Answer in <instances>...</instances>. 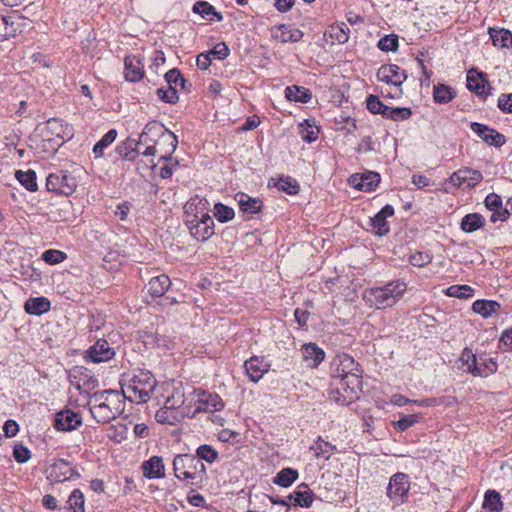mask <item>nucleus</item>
<instances>
[{"instance_id":"nucleus-13","label":"nucleus","mask_w":512,"mask_h":512,"mask_svg":"<svg viewBox=\"0 0 512 512\" xmlns=\"http://www.w3.org/2000/svg\"><path fill=\"white\" fill-rule=\"evenodd\" d=\"M357 366V363L350 355L345 353L337 355L331 364L332 377L337 379L350 374H358Z\"/></svg>"},{"instance_id":"nucleus-25","label":"nucleus","mask_w":512,"mask_h":512,"mask_svg":"<svg viewBox=\"0 0 512 512\" xmlns=\"http://www.w3.org/2000/svg\"><path fill=\"white\" fill-rule=\"evenodd\" d=\"M393 214L394 208L391 205H386L371 219L375 234L382 236L389 232V225L386 219Z\"/></svg>"},{"instance_id":"nucleus-8","label":"nucleus","mask_w":512,"mask_h":512,"mask_svg":"<svg viewBox=\"0 0 512 512\" xmlns=\"http://www.w3.org/2000/svg\"><path fill=\"white\" fill-rule=\"evenodd\" d=\"M410 491L409 476L402 472H397L390 477L386 488V496L392 502L393 506H400L407 502Z\"/></svg>"},{"instance_id":"nucleus-23","label":"nucleus","mask_w":512,"mask_h":512,"mask_svg":"<svg viewBox=\"0 0 512 512\" xmlns=\"http://www.w3.org/2000/svg\"><path fill=\"white\" fill-rule=\"evenodd\" d=\"M307 367L316 368L325 358V352L316 344H304L301 349Z\"/></svg>"},{"instance_id":"nucleus-31","label":"nucleus","mask_w":512,"mask_h":512,"mask_svg":"<svg viewBox=\"0 0 512 512\" xmlns=\"http://www.w3.org/2000/svg\"><path fill=\"white\" fill-rule=\"evenodd\" d=\"M192 10L194 13L200 14L203 18L209 20H213V17L216 18L217 21L223 20L222 14L217 12L214 6L208 3L207 1L195 2Z\"/></svg>"},{"instance_id":"nucleus-48","label":"nucleus","mask_w":512,"mask_h":512,"mask_svg":"<svg viewBox=\"0 0 512 512\" xmlns=\"http://www.w3.org/2000/svg\"><path fill=\"white\" fill-rule=\"evenodd\" d=\"M290 500L293 501L294 505L309 507L312 504L313 497L310 490H299L290 495Z\"/></svg>"},{"instance_id":"nucleus-20","label":"nucleus","mask_w":512,"mask_h":512,"mask_svg":"<svg viewBox=\"0 0 512 512\" xmlns=\"http://www.w3.org/2000/svg\"><path fill=\"white\" fill-rule=\"evenodd\" d=\"M380 181V176L376 172H367L361 176L354 174L349 179V184L357 190L370 192L373 191Z\"/></svg>"},{"instance_id":"nucleus-45","label":"nucleus","mask_w":512,"mask_h":512,"mask_svg":"<svg viewBox=\"0 0 512 512\" xmlns=\"http://www.w3.org/2000/svg\"><path fill=\"white\" fill-rule=\"evenodd\" d=\"M116 137L117 131L115 129L109 130L93 147L96 157L103 156L104 149L113 143Z\"/></svg>"},{"instance_id":"nucleus-56","label":"nucleus","mask_w":512,"mask_h":512,"mask_svg":"<svg viewBox=\"0 0 512 512\" xmlns=\"http://www.w3.org/2000/svg\"><path fill=\"white\" fill-rule=\"evenodd\" d=\"M165 79L168 83V86L177 87L178 84L184 86L185 80L180 74L179 70L171 69L165 73Z\"/></svg>"},{"instance_id":"nucleus-49","label":"nucleus","mask_w":512,"mask_h":512,"mask_svg":"<svg viewBox=\"0 0 512 512\" xmlns=\"http://www.w3.org/2000/svg\"><path fill=\"white\" fill-rule=\"evenodd\" d=\"M377 46L384 52H394L398 49V36L395 34L385 35L379 40Z\"/></svg>"},{"instance_id":"nucleus-18","label":"nucleus","mask_w":512,"mask_h":512,"mask_svg":"<svg viewBox=\"0 0 512 512\" xmlns=\"http://www.w3.org/2000/svg\"><path fill=\"white\" fill-rule=\"evenodd\" d=\"M171 389H167L169 393L166 397L164 405L167 409H180L187 405V395L181 382H173L170 385Z\"/></svg>"},{"instance_id":"nucleus-6","label":"nucleus","mask_w":512,"mask_h":512,"mask_svg":"<svg viewBox=\"0 0 512 512\" xmlns=\"http://www.w3.org/2000/svg\"><path fill=\"white\" fill-rule=\"evenodd\" d=\"M223 407L224 403L217 394L195 389L187 394V405L183 408V414L195 417L198 413L220 411Z\"/></svg>"},{"instance_id":"nucleus-28","label":"nucleus","mask_w":512,"mask_h":512,"mask_svg":"<svg viewBox=\"0 0 512 512\" xmlns=\"http://www.w3.org/2000/svg\"><path fill=\"white\" fill-rule=\"evenodd\" d=\"M170 285V278L165 274H161L150 279L148 283V292L153 297H161L166 293Z\"/></svg>"},{"instance_id":"nucleus-9","label":"nucleus","mask_w":512,"mask_h":512,"mask_svg":"<svg viewBox=\"0 0 512 512\" xmlns=\"http://www.w3.org/2000/svg\"><path fill=\"white\" fill-rule=\"evenodd\" d=\"M76 187V179L72 175L64 172L59 174L51 173L46 180V188L48 191L65 196L71 195Z\"/></svg>"},{"instance_id":"nucleus-33","label":"nucleus","mask_w":512,"mask_h":512,"mask_svg":"<svg viewBox=\"0 0 512 512\" xmlns=\"http://www.w3.org/2000/svg\"><path fill=\"white\" fill-rule=\"evenodd\" d=\"M485 223V219L479 213H470L465 215L462 220L460 227L466 233H472L481 228Z\"/></svg>"},{"instance_id":"nucleus-53","label":"nucleus","mask_w":512,"mask_h":512,"mask_svg":"<svg viewBox=\"0 0 512 512\" xmlns=\"http://www.w3.org/2000/svg\"><path fill=\"white\" fill-rule=\"evenodd\" d=\"M431 260H432V255H430L427 252H422V251H415L409 257L410 263L416 267H423V266L427 265L428 263H430Z\"/></svg>"},{"instance_id":"nucleus-5","label":"nucleus","mask_w":512,"mask_h":512,"mask_svg":"<svg viewBox=\"0 0 512 512\" xmlns=\"http://www.w3.org/2000/svg\"><path fill=\"white\" fill-rule=\"evenodd\" d=\"M173 471L180 481H189L191 485H195L202 481L206 467L192 454H179L174 457Z\"/></svg>"},{"instance_id":"nucleus-3","label":"nucleus","mask_w":512,"mask_h":512,"mask_svg":"<svg viewBox=\"0 0 512 512\" xmlns=\"http://www.w3.org/2000/svg\"><path fill=\"white\" fill-rule=\"evenodd\" d=\"M156 385L157 381L150 371L139 370L134 373L128 383L123 385L122 393L131 402H146L150 399Z\"/></svg>"},{"instance_id":"nucleus-58","label":"nucleus","mask_w":512,"mask_h":512,"mask_svg":"<svg viewBox=\"0 0 512 512\" xmlns=\"http://www.w3.org/2000/svg\"><path fill=\"white\" fill-rule=\"evenodd\" d=\"M330 37L335 39L339 43H345L348 41V33L340 26H332L329 30Z\"/></svg>"},{"instance_id":"nucleus-1","label":"nucleus","mask_w":512,"mask_h":512,"mask_svg":"<svg viewBox=\"0 0 512 512\" xmlns=\"http://www.w3.org/2000/svg\"><path fill=\"white\" fill-rule=\"evenodd\" d=\"M125 399L123 393L116 390L96 392L89 401L90 412L97 423H109L124 412Z\"/></svg>"},{"instance_id":"nucleus-43","label":"nucleus","mask_w":512,"mask_h":512,"mask_svg":"<svg viewBox=\"0 0 512 512\" xmlns=\"http://www.w3.org/2000/svg\"><path fill=\"white\" fill-rule=\"evenodd\" d=\"M298 477V472L292 468H284L277 473L274 478V483L282 486H290Z\"/></svg>"},{"instance_id":"nucleus-24","label":"nucleus","mask_w":512,"mask_h":512,"mask_svg":"<svg viewBox=\"0 0 512 512\" xmlns=\"http://www.w3.org/2000/svg\"><path fill=\"white\" fill-rule=\"evenodd\" d=\"M143 475L149 479H158L165 476L163 459L153 456L142 464Z\"/></svg>"},{"instance_id":"nucleus-62","label":"nucleus","mask_w":512,"mask_h":512,"mask_svg":"<svg viewBox=\"0 0 512 512\" xmlns=\"http://www.w3.org/2000/svg\"><path fill=\"white\" fill-rule=\"evenodd\" d=\"M210 56L214 55L219 60H223L229 55V49L225 43H218L210 52Z\"/></svg>"},{"instance_id":"nucleus-50","label":"nucleus","mask_w":512,"mask_h":512,"mask_svg":"<svg viewBox=\"0 0 512 512\" xmlns=\"http://www.w3.org/2000/svg\"><path fill=\"white\" fill-rule=\"evenodd\" d=\"M156 93L158 97L166 103L174 104L179 99L177 89L173 86H168L167 88L161 87L157 89Z\"/></svg>"},{"instance_id":"nucleus-36","label":"nucleus","mask_w":512,"mask_h":512,"mask_svg":"<svg viewBox=\"0 0 512 512\" xmlns=\"http://www.w3.org/2000/svg\"><path fill=\"white\" fill-rule=\"evenodd\" d=\"M456 96V92L448 85L438 84L433 88V99L436 103L446 104Z\"/></svg>"},{"instance_id":"nucleus-40","label":"nucleus","mask_w":512,"mask_h":512,"mask_svg":"<svg viewBox=\"0 0 512 512\" xmlns=\"http://www.w3.org/2000/svg\"><path fill=\"white\" fill-rule=\"evenodd\" d=\"M279 34H276L275 37L279 39L281 42H298L303 33L299 29H291L286 25H280L278 27Z\"/></svg>"},{"instance_id":"nucleus-37","label":"nucleus","mask_w":512,"mask_h":512,"mask_svg":"<svg viewBox=\"0 0 512 512\" xmlns=\"http://www.w3.org/2000/svg\"><path fill=\"white\" fill-rule=\"evenodd\" d=\"M84 496L79 489H74L67 500L65 512H85Z\"/></svg>"},{"instance_id":"nucleus-54","label":"nucleus","mask_w":512,"mask_h":512,"mask_svg":"<svg viewBox=\"0 0 512 512\" xmlns=\"http://www.w3.org/2000/svg\"><path fill=\"white\" fill-rule=\"evenodd\" d=\"M66 258L65 253L59 250H47L42 254V259L48 264H58Z\"/></svg>"},{"instance_id":"nucleus-10","label":"nucleus","mask_w":512,"mask_h":512,"mask_svg":"<svg viewBox=\"0 0 512 512\" xmlns=\"http://www.w3.org/2000/svg\"><path fill=\"white\" fill-rule=\"evenodd\" d=\"M482 179L480 171L464 167L453 172L447 182L458 188L470 189L478 185Z\"/></svg>"},{"instance_id":"nucleus-34","label":"nucleus","mask_w":512,"mask_h":512,"mask_svg":"<svg viewBox=\"0 0 512 512\" xmlns=\"http://www.w3.org/2000/svg\"><path fill=\"white\" fill-rule=\"evenodd\" d=\"M183 416H186L183 411L179 413L176 409H167L165 405L155 415L157 422L169 425H176Z\"/></svg>"},{"instance_id":"nucleus-60","label":"nucleus","mask_w":512,"mask_h":512,"mask_svg":"<svg viewBox=\"0 0 512 512\" xmlns=\"http://www.w3.org/2000/svg\"><path fill=\"white\" fill-rule=\"evenodd\" d=\"M301 137L303 140L307 142H313L317 139L319 130L316 127H312L311 125H307L306 127L302 126L301 129Z\"/></svg>"},{"instance_id":"nucleus-12","label":"nucleus","mask_w":512,"mask_h":512,"mask_svg":"<svg viewBox=\"0 0 512 512\" xmlns=\"http://www.w3.org/2000/svg\"><path fill=\"white\" fill-rule=\"evenodd\" d=\"M82 425V417L79 413L64 409L55 414L54 428L57 431L70 432Z\"/></svg>"},{"instance_id":"nucleus-38","label":"nucleus","mask_w":512,"mask_h":512,"mask_svg":"<svg viewBox=\"0 0 512 512\" xmlns=\"http://www.w3.org/2000/svg\"><path fill=\"white\" fill-rule=\"evenodd\" d=\"M17 180L24 186L27 190L31 192H35L38 189V185L36 182V173L33 170L21 171L18 170L15 173Z\"/></svg>"},{"instance_id":"nucleus-26","label":"nucleus","mask_w":512,"mask_h":512,"mask_svg":"<svg viewBox=\"0 0 512 512\" xmlns=\"http://www.w3.org/2000/svg\"><path fill=\"white\" fill-rule=\"evenodd\" d=\"M467 87L480 96L488 95L490 90V87L487 88L486 80L483 78V75L475 70H470L467 74Z\"/></svg>"},{"instance_id":"nucleus-46","label":"nucleus","mask_w":512,"mask_h":512,"mask_svg":"<svg viewBox=\"0 0 512 512\" xmlns=\"http://www.w3.org/2000/svg\"><path fill=\"white\" fill-rule=\"evenodd\" d=\"M412 111L410 108L406 107H388L386 109L385 117L392 119L394 121H403L407 120L411 117Z\"/></svg>"},{"instance_id":"nucleus-57","label":"nucleus","mask_w":512,"mask_h":512,"mask_svg":"<svg viewBox=\"0 0 512 512\" xmlns=\"http://www.w3.org/2000/svg\"><path fill=\"white\" fill-rule=\"evenodd\" d=\"M151 125L152 123H149L145 126L143 132L141 133L140 137H139V140L137 142H135V147L134 148H131V151H129L128 153L125 154V157L128 158V159H131V160H134L136 158V156H139L140 155V152H139V148L138 146L143 142V137L148 134V132L151 130Z\"/></svg>"},{"instance_id":"nucleus-21","label":"nucleus","mask_w":512,"mask_h":512,"mask_svg":"<svg viewBox=\"0 0 512 512\" xmlns=\"http://www.w3.org/2000/svg\"><path fill=\"white\" fill-rule=\"evenodd\" d=\"M244 367L251 381L257 382L268 371L269 364L264 357L253 356L245 361Z\"/></svg>"},{"instance_id":"nucleus-35","label":"nucleus","mask_w":512,"mask_h":512,"mask_svg":"<svg viewBox=\"0 0 512 512\" xmlns=\"http://www.w3.org/2000/svg\"><path fill=\"white\" fill-rule=\"evenodd\" d=\"M489 35L494 46L507 48L512 44V33L507 29L489 28Z\"/></svg>"},{"instance_id":"nucleus-39","label":"nucleus","mask_w":512,"mask_h":512,"mask_svg":"<svg viewBox=\"0 0 512 512\" xmlns=\"http://www.w3.org/2000/svg\"><path fill=\"white\" fill-rule=\"evenodd\" d=\"M285 96L290 101L307 103L311 99V93L304 87L291 86L285 90Z\"/></svg>"},{"instance_id":"nucleus-52","label":"nucleus","mask_w":512,"mask_h":512,"mask_svg":"<svg viewBox=\"0 0 512 512\" xmlns=\"http://www.w3.org/2000/svg\"><path fill=\"white\" fill-rule=\"evenodd\" d=\"M367 109L374 114H382L385 117L388 106L384 105L377 96L370 95L367 100Z\"/></svg>"},{"instance_id":"nucleus-29","label":"nucleus","mask_w":512,"mask_h":512,"mask_svg":"<svg viewBox=\"0 0 512 512\" xmlns=\"http://www.w3.org/2000/svg\"><path fill=\"white\" fill-rule=\"evenodd\" d=\"M50 301L45 297L30 298L25 303V311L31 315H42L50 310Z\"/></svg>"},{"instance_id":"nucleus-64","label":"nucleus","mask_w":512,"mask_h":512,"mask_svg":"<svg viewBox=\"0 0 512 512\" xmlns=\"http://www.w3.org/2000/svg\"><path fill=\"white\" fill-rule=\"evenodd\" d=\"M500 346L505 350H512V328L503 332L500 338Z\"/></svg>"},{"instance_id":"nucleus-22","label":"nucleus","mask_w":512,"mask_h":512,"mask_svg":"<svg viewBox=\"0 0 512 512\" xmlns=\"http://www.w3.org/2000/svg\"><path fill=\"white\" fill-rule=\"evenodd\" d=\"M124 76L130 82L140 81L144 77V66L140 58L136 56L125 57Z\"/></svg>"},{"instance_id":"nucleus-11","label":"nucleus","mask_w":512,"mask_h":512,"mask_svg":"<svg viewBox=\"0 0 512 512\" xmlns=\"http://www.w3.org/2000/svg\"><path fill=\"white\" fill-rule=\"evenodd\" d=\"M79 477L80 474L63 459L56 460L47 469V479L51 482H65Z\"/></svg>"},{"instance_id":"nucleus-19","label":"nucleus","mask_w":512,"mask_h":512,"mask_svg":"<svg viewBox=\"0 0 512 512\" xmlns=\"http://www.w3.org/2000/svg\"><path fill=\"white\" fill-rule=\"evenodd\" d=\"M88 358L93 363L105 362L113 358L115 355L114 350L110 347L109 343L104 339H99L87 351Z\"/></svg>"},{"instance_id":"nucleus-59","label":"nucleus","mask_w":512,"mask_h":512,"mask_svg":"<svg viewBox=\"0 0 512 512\" xmlns=\"http://www.w3.org/2000/svg\"><path fill=\"white\" fill-rule=\"evenodd\" d=\"M14 458L19 463H25L30 458V451L23 445H16L13 450Z\"/></svg>"},{"instance_id":"nucleus-7","label":"nucleus","mask_w":512,"mask_h":512,"mask_svg":"<svg viewBox=\"0 0 512 512\" xmlns=\"http://www.w3.org/2000/svg\"><path fill=\"white\" fill-rule=\"evenodd\" d=\"M333 385L335 390L330 392V397L341 405H348L359 397L362 379L359 374H350L334 379Z\"/></svg>"},{"instance_id":"nucleus-41","label":"nucleus","mask_w":512,"mask_h":512,"mask_svg":"<svg viewBox=\"0 0 512 512\" xmlns=\"http://www.w3.org/2000/svg\"><path fill=\"white\" fill-rule=\"evenodd\" d=\"M483 506L491 512H499L503 509L500 494L495 490H488L485 493Z\"/></svg>"},{"instance_id":"nucleus-4","label":"nucleus","mask_w":512,"mask_h":512,"mask_svg":"<svg viewBox=\"0 0 512 512\" xmlns=\"http://www.w3.org/2000/svg\"><path fill=\"white\" fill-rule=\"evenodd\" d=\"M185 222L191 235L200 241L209 239L214 234V220L204 210L199 211L194 200L184 206Z\"/></svg>"},{"instance_id":"nucleus-27","label":"nucleus","mask_w":512,"mask_h":512,"mask_svg":"<svg viewBox=\"0 0 512 512\" xmlns=\"http://www.w3.org/2000/svg\"><path fill=\"white\" fill-rule=\"evenodd\" d=\"M310 451L317 459L329 460L336 451V446L318 436L317 440L310 447Z\"/></svg>"},{"instance_id":"nucleus-15","label":"nucleus","mask_w":512,"mask_h":512,"mask_svg":"<svg viewBox=\"0 0 512 512\" xmlns=\"http://www.w3.org/2000/svg\"><path fill=\"white\" fill-rule=\"evenodd\" d=\"M461 362L468 372L472 373L474 376L487 377L489 374H492L497 369V364L495 362H491V365L488 367V370H484L478 366V358L470 349H464L461 357Z\"/></svg>"},{"instance_id":"nucleus-16","label":"nucleus","mask_w":512,"mask_h":512,"mask_svg":"<svg viewBox=\"0 0 512 512\" xmlns=\"http://www.w3.org/2000/svg\"><path fill=\"white\" fill-rule=\"evenodd\" d=\"M484 204L488 210L492 212L490 221L495 223L497 221H506L510 215L509 207H502V199L496 193H490L486 196Z\"/></svg>"},{"instance_id":"nucleus-30","label":"nucleus","mask_w":512,"mask_h":512,"mask_svg":"<svg viewBox=\"0 0 512 512\" xmlns=\"http://www.w3.org/2000/svg\"><path fill=\"white\" fill-rule=\"evenodd\" d=\"M236 200L241 210L245 213L255 214L260 211L262 206V201L260 199L252 198L245 193H238L236 195Z\"/></svg>"},{"instance_id":"nucleus-47","label":"nucleus","mask_w":512,"mask_h":512,"mask_svg":"<svg viewBox=\"0 0 512 512\" xmlns=\"http://www.w3.org/2000/svg\"><path fill=\"white\" fill-rule=\"evenodd\" d=\"M474 289L468 285H452L446 290V294L456 298H470L473 296Z\"/></svg>"},{"instance_id":"nucleus-14","label":"nucleus","mask_w":512,"mask_h":512,"mask_svg":"<svg viewBox=\"0 0 512 512\" xmlns=\"http://www.w3.org/2000/svg\"><path fill=\"white\" fill-rule=\"evenodd\" d=\"M377 78L386 82L387 84H392L396 88L401 87L403 82L406 80L407 75L403 69H401L398 65L395 64H386L382 65L377 71Z\"/></svg>"},{"instance_id":"nucleus-42","label":"nucleus","mask_w":512,"mask_h":512,"mask_svg":"<svg viewBox=\"0 0 512 512\" xmlns=\"http://www.w3.org/2000/svg\"><path fill=\"white\" fill-rule=\"evenodd\" d=\"M196 459L206 461L209 464L214 463L219 458V453L212 446L203 444L196 450Z\"/></svg>"},{"instance_id":"nucleus-44","label":"nucleus","mask_w":512,"mask_h":512,"mask_svg":"<svg viewBox=\"0 0 512 512\" xmlns=\"http://www.w3.org/2000/svg\"><path fill=\"white\" fill-rule=\"evenodd\" d=\"M275 187L279 190L286 192L289 195H295L299 192V185L292 177H281L275 183Z\"/></svg>"},{"instance_id":"nucleus-17","label":"nucleus","mask_w":512,"mask_h":512,"mask_svg":"<svg viewBox=\"0 0 512 512\" xmlns=\"http://www.w3.org/2000/svg\"><path fill=\"white\" fill-rule=\"evenodd\" d=\"M471 130L474 133H476L487 144L493 145L495 147L502 146L506 141L505 136L503 134L497 132L496 130L486 125L477 122L471 124Z\"/></svg>"},{"instance_id":"nucleus-32","label":"nucleus","mask_w":512,"mask_h":512,"mask_svg":"<svg viewBox=\"0 0 512 512\" xmlns=\"http://www.w3.org/2000/svg\"><path fill=\"white\" fill-rule=\"evenodd\" d=\"M500 308L501 306L498 302L491 300H477L472 305L473 311L484 318L490 317L493 313L498 312Z\"/></svg>"},{"instance_id":"nucleus-55","label":"nucleus","mask_w":512,"mask_h":512,"mask_svg":"<svg viewBox=\"0 0 512 512\" xmlns=\"http://www.w3.org/2000/svg\"><path fill=\"white\" fill-rule=\"evenodd\" d=\"M418 415L416 414H410L405 415L401 419H399L397 422L394 423V426L399 431H405L409 427L413 426L415 423L418 422Z\"/></svg>"},{"instance_id":"nucleus-51","label":"nucleus","mask_w":512,"mask_h":512,"mask_svg":"<svg viewBox=\"0 0 512 512\" xmlns=\"http://www.w3.org/2000/svg\"><path fill=\"white\" fill-rule=\"evenodd\" d=\"M214 216L219 222H227L234 217V210L226 205L218 203L214 207Z\"/></svg>"},{"instance_id":"nucleus-63","label":"nucleus","mask_w":512,"mask_h":512,"mask_svg":"<svg viewBox=\"0 0 512 512\" xmlns=\"http://www.w3.org/2000/svg\"><path fill=\"white\" fill-rule=\"evenodd\" d=\"M197 67L201 70H206L211 64L210 53H201L196 59Z\"/></svg>"},{"instance_id":"nucleus-2","label":"nucleus","mask_w":512,"mask_h":512,"mask_svg":"<svg viewBox=\"0 0 512 512\" xmlns=\"http://www.w3.org/2000/svg\"><path fill=\"white\" fill-rule=\"evenodd\" d=\"M407 289L405 282L396 280L380 287L366 289L363 300L369 307L377 309L392 307L395 305Z\"/></svg>"},{"instance_id":"nucleus-61","label":"nucleus","mask_w":512,"mask_h":512,"mask_svg":"<svg viewBox=\"0 0 512 512\" xmlns=\"http://www.w3.org/2000/svg\"><path fill=\"white\" fill-rule=\"evenodd\" d=\"M498 107L503 112H512V94H502L498 99Z\"/></svg>"}]
</instances>
